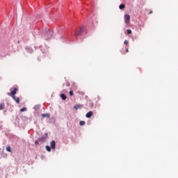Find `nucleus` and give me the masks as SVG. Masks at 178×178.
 Listing matches in <instances>:
<instances>
[{
    "instance_id": "1",
    "label": "nucleus",
    "mask_w": 178,
    "mask_h": 178,
    "mask_svg": "<svg viewBox=\"0 0 178 178\" xmlns=\"http://www.w3.org/2000/svg\"><path fill=\"white\" fill-rule=\"evenodd\" d=\"M17 88H14L11 92H8L7 95L12 97V98L15 101L17 104H20V98L16 97V93L17 92Z\"/></svg>"
},
{
    "instance_id": "18",
    "label": "nucleus",
    "mask_w": 178,
    "mask_h": 178,
    "mask_svg": "<svg viewBox=\"0 0 178 178\" xmlns=\"http://www.w3.org/2000/svg\"><path fill=\"white\" fill-rule=\"evenodd\" d=\"M124 44L125 45H128V44H129V40H125L124 41Z\"/></svg>"
},
{
    "instance_id": "5",
    "label": "nucleus",
    "mask_w": 178,
    "mask_h": 178,
    "mask_svg": "<svg viewBox=\"0 0 178 178\" xmlns=\"http://www.w3.org/2000/svg\"><path fill=\"white\" fill-rule=\"evenodd\" d=\"M45 136H42L41 138H39L38 141L40 143H44V141H45L47 140V136H48V134L46 133Z\"/></svg>"
},
{
    "instance_id": "4",
    "label": "nucleus",
    "mask_w": 178,
    "mask_h": 178,
    "mask_svg": "<svg viewBox=\"0 0 178 178\" xmlns=\"http://www.w3.org/2000/svg\"><path fill=\"white\" fill-rule=\"evenodd\" d=\"M124 22L126 23V24H129V23H130V15L126 14L124 15Z\"/></svg>"
},
{
    "instance_id": "6",
    "label": "nucleus",
    "mask_w": 178,
    "mask_h": 178,
    "mask_svg": "<svg viewBox=\"0 0 178 178\" xmlns=\"http://www.w3.org/2000/svg\"><path fill=\"white\" fill-rule=\"evenodd\" d=\"M51 149H55V147L56 145V143H55V140H52L50 143Z\"/></svg>"
},
{
    "instance_id": "21",
    "label": "nucleus",
    "mask_w": 178,
    "mask_h": 178,
    "mask_svg": "<svg viewBox=\"0 0 178 178\" xmlns=\"http://www.w3.org/2000/svg\"><path fill=\"white\" fill-rule=\"evenodd\" d=\"M35 145H38V140L35 141Z\"/></svg>"
},
{
    "instance_id": "8",
    "label": "nucleus",
    "mask_w": 178,
    "mask_h": 178,
    "mask_svg": "<svg viewBox=\"0 0 178 178\" xmlns=\"http://www.w3.org/2000/svg\"><path fill=\"white\" fill-rule=\"evenodd\" d=\"M83 108V105L82 104H76L74 106V109H76L77 111V109H80Z\"/></svg>"
},
{
    "instance_id": "9",
    "label": "nucleus",
    "mask_w": 178,
    "mask_h": 178,
    "mask_svg": "<svg viewBox=\"0 0 178 178\" xmlns=\"http://www.w3.org/2000/svg\"><path fill=\"white\" fill-rule=\"evenodd\" d=\"M60 98H62V99H63V101H66V95H65V94H61V95H60Z\"/></svg>"
},
{
    "instance_id": "3",
    "label": "nucleus",
    "mask_w": 178,
    "mask_h": 178,
    "mask_svg": "<svg viewBox=\"0 0 178 178\" xmlns=\"http://www.w3.org/2000/svg\"><path fill=\"white\" fill-rule=\"evenodd\" d=\"M45 40H51L52 38V32L48 31L45 34Z\"/></svg>"
},
{
    "instance_id": "13",
    "label": "nucleus",
    "mask_w": 178,
    "mask_h": 178,
    "mask_svg": "<svg viewBox=\"0 0 178 178\" xmlns=\"http://www.w3.org/2000/svg\"><path fill=\"white\" fill-rule=\"evenodd\" d=\"M119 8H120V9H124L125 6H124V4H120Z\"/></svg>"
},
{
    "instance_id": "10",
    "label": "nucleus",
    "mask_w": 178,
    "mask_h": 178,
    "mask_svg": "<svg viewBox=\"0 0 178 178\" xmlns=\"http://www.w3.org/2000/svg\"><path fill=\"white\" fill-rule=\"evenodd\" d=\"M4 108H5V104L3 103L0 104V111H3Z\"/></svg>"
},
{
    "instance_id": "12",
    "label": "nucleus",
    "mask_w": 178,
    "mask_h": 178,
    "mask_svg": "<svg viewBox=\"0 0 178 178\" xmlns=\"http://www.w3.org/2000/svg\"><path fill=\"white\" fill-rule=\"evenodd\" d=\"M42 118H49V114H42Z\"/></svg>"
},
{
    "instance_id": "19",
    "label": "nucleus",
    "mask_w": 178,
    "mask_h": 178,
    "mask_svg": "<svg viewBox=\"0 0 178 178\" xmlns=\"http://www.w3.org/2000/svg\"><path fill=\"white\" fill-rule=\"evenodd\" d=\"M127 33H128V34H131V30L128 29V30H127Z\"/></svg>"
},
{
    "instance_id": "20",
    "label": "nucleus",
    "mask_w": 178,
    "mask_h": 178,
    "mask_svg": "<svg viewBox=\"0 0 178 178\" xmlns=\"http://www.w3.org/2000/svg\"><path fill=\"white\" fill-rule=\"evenodd\" d=\"M66 86H67V87H70V83L69 82H67Z\"/></svg>"
},
{
    "instance_id": "11",
    "label": "nucleus",
    "mask_w": 178,
    "mask_h": 178,
    "mask_svg": "<svg viewBox=\"0 0 178 178\" xmlns=\"http://www.w3.org/2000/svg\"><path fill=\"white\" fill-rule=\"evenodd\" d=\"M6 151H8V152H12V149L10 148V146L6 147Z\"/></svg>"
},
{
    "instance_id": "2",
    "label": "nucleus",
    "mask_w": 178,
    "mask_h": 178,
    "mask_svg": "<svg viewBox=\"0 0 178 178\" xmlns=\"http://www.w3.org/2000/svg\"><path fill=\"white\" fill-rule=\"evenodd\" d=\"M84 31V26H81L79 31H76L74 33L75 37H78V35H83V32Z\"/></svg>"
},
{
    "instance_id": "15",
    "label": "nucleus",
    "mask_w": 178,
    "mask_h": 178,
    "mask_svg": "<svg viewBox=\"0 0 178 178\" xmlns=\"http://www.w3.org/2000/svg\"><path fill=\"white\" fill-rule=\"evenodd\" d=\"M80 126H84L86 124V122L84 121H81L79 123Z\"/></svg>"
},
{
    "instance_id": "7",
    "label": "nucleus",
    "mask_w": 178,
    "mask_h": 178,
    "mask_svg": "<svg viewBox=\"0 0 178 178\" xmlns=\"http://www.w3.org/2000/svg\"><path fill=\"white\" fill-rule=\"evenodd\" d=\"M92 115H94V113L92 111H89L86 117L88 118V119H90V118H91V116H92Z\"/></svg>"
},
{
    "instance_id": "14",
    "label": "nucleus",
    "mask_w": 178,
    "mask_h": 178,
    "mask_svg": "<svg viewBox=\"0 0 178 178\" xmlns=\"http://www.w3.org/2000/svg\"><path fill=\"white\" fill-rule=\"evenodd\" d=\"M46 149H47V151H48V152H51V147L46 146Z\"/></svg>"
},
{
    "instance_id": "16",
    "label": "nucleus",
    "mask_w": 178,
    "mask_h": 178,
    "mask_svg": "<svg viewBox=\"0 0 178 178\" xmlns=\"http://www.w3.org/2000/svg\"><path fill=\"white\" fill-rule=\"evenodd\" d=\"M70 97H73V95H74V93L73 92V90L70 91Z\"/></svg>"
},
{
    "instance_id": "17",
    "label": "nucleus",
    "mask_w": 178,
    "mask_h": 178,
    "mask_svg": "<svg viewBox=\"0 0 178 178\" xmlns=\"http://www.w3.org/2000/svg\"><path fill=\"white\" fill-rule=\"evenodd\" d=\"M27 111V108L26 107H24L21 109V112H26Z\"/></svg>"
},
{
    "instance_id": "22",
    "label": "nucleus",
    "mask_w": 178,
    "mask_h": 178,
    "mask_svg": "<svg viewBox=\"0 0 178 178\" xmlns=\"http://www.w3.org/2000/svg\"><path fill=\"white\" fill-rule=\"evenodd\" d=\"M126 52H129V49H127Z\"/></svg>"
}]
</instances>
